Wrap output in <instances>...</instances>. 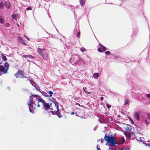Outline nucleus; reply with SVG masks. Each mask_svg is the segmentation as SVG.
Returning <instances> with one entry per match:
<instances>
[{
	"mask_svg": "<svg viewBox=\"0 0 150 150\" xmlns=\"http://www.w3.org/2000/svg\"><path fill=\"white\" fill-rule=\"evenodd\" d=\"M39 101L42 103L44 109L46 110H51L49 112H51L52 115H54V112H56L59 110L58 103L57 102L52 101L51 103H47L42 98Z\"/></svg>",
	"mask_w": 150,
	"mask_h": 150,
	"instance_id": "nucleus-1",
	"label": "nucleus"
},
{
	"mask_svg": "<svg viewBox=\"0 0 150 150\" xmlns=\"http://www.w3.org/2000/svg\"><path fill=\"white\" fill-rule=\"evenodd\" d=\"M30 96V100H29L27 102V104L28 106L29 110L30 112H32V110L34 108L33 105L35 104L37 106L39 107L40 106L39 103L40 102L39 101V100H41L39 98L40 96L38 95H32Z\"/></svg>",
	"mask_w": 150,
	"mask_h": 150,
	"instance_id": "nucleus-2",
	"label": "nucleus"
},
{
	"mask_svg": "<svg viewBox=\"0 0 150 150\" xmlns=\"http://www.w3.org/2000/svg\"><path fill=\"white\" fill-rule=\"evenodd\" d=\"M104 139L105 141H107V142L110 145H115L116 144L115 139L114 137L112 136L110 137L105 134Z\"/></svg>",
	"mask_w": 150,
	"mask_h": 150,
	"instance_id": "nucleus-3",
	"label": "nucleus"
},
{
	"mask_svg": "<svg viewBox=\"0 0 150 150\" xmlns=\"http://www.w3.org/2000/svg\"><path fill=\"white\" fill-rule=\"evenodd\" d=\"M37 50L38 54L41 56L45 60H47L48 55L45 52V49L38 48Z\"/></svg>",
	"mask_w": 150,
	"mask_h": 150,
	"instance_id": "nucleus-4",
	"label": "nucleus"
},
{
	"mask_svg": "<svg viewBox=\"0 0 150 150\" xmlns=\"http://www.w3.org/2000/svg\"><path fill=\"white\" fill-rule=\"evenodd\" d=\"M124 129L127 132H131L132 134H134V132L132 131V129H133L134 128L130 125H127L126 126L124 127Z\"/></svg>",
	"mask_w": 150,
	"mask_h": 150,
	"instance_id": "nucleus-5",
	"label": "nucleus"
},
{
	"mask_svg": "<svg viewBox=\"0 0 150 150\" xmlns=\"http://www.w3.org/2000/svg\"><path fill=\"white\" fill-rule=\"evenodd\" d=\"M77 58L78 57L76 55H73L72 56L71 59L72 60V62L76 64L78 62Z\"/></svg>",
	"mask_w": 150,
	"mask_h": 150,
	"instance_id": "nucleus-6",
	"label": "nucleus"
},
{
	"mask_svg": "<svg viewBox=\"0 0 150 150\" xmlns=\"http://www.w3.org/2000/svg\"><path fill=\"white\" fill-rule=\"evenodd\" d=\"M6 69L4 66L0 65V71L2 72L3 74H6L7 71L5 72Z\"/></svg>",
	"mask_w": 150,
	"mask_h": 150,
	"instance_id": "nucleus-7",
	"label": "nucleus"
},
{
	"mask_svg": "<svg viewBox=\"0 0 150 150\" xmlns=\"http://www.w3.org/2000/svg\"><path fill=\"white\" fill-rule=\"evenodd\" d=\"M19 77L23 78H27L26 76H25L24 74V72L23 71H19Z\"/></svg>",
	"mask_w": 150,
	"mask_h": 150,
	"instance_id": "nucleus-8",
	"label": "nucleus"
},
{
	"mask_svg": "<svg viewBox=\"0 0 150 150\" xmlns=\"http://www.w3.org/2000/svg\"><path fill=\"white\" fill-rule=\"evenodd\" d=\"M4 65L5 66L4 67L6 69V71H5V72L7 71L9 67V64L7 62H5L4 64Z\"/></svg>",
	"mask_w": 150,
	"mask_h": 150,
	"instance_id": "nucleus-9",
	"label": "nucleus"
},
{
	"mask_svg": "<svg viewBox=\"0 0 150 150\" xmlns=\"http://www.w3.org/2000/svg\"><path fill=\"white\" fill-rule=\"evenodd\" d=\"M5 4V6L6 8L7 9L9 8L11 6V4L8 1H6Z\"/></svg>",
	"mask_w": 150,
	"mask_h": 150,
	"instance_id": "nucleus-10",
	"label": "nucleus"
},
{
	"mask_svg": "<svg viewBox=\"0 0 150 150\" xmlns=\"http://www.w3.org/2000/svg\"><path fill=\"white\" fill-rule=\"evenodd\" d=\"M134 116L135 117V118L137 120H140V117L139 114L137 113L136 112L134 113Z\"/></svg>",
	"mask_w": 150,
	"mask_h": 150,
	"instance_id": "nucleus-11",
	"label": "nucleus"
},
{
	"mask_svg": "<svg viewBox=\"0 0 150 150\" xmlns=\"http://www.w3.org/2000/svg\"><path fill=\"white\" fill-rule=\"evenodd\" d=\"M23 57H24L26 59L28 58H33V57L32 56L30 55H23Z\"/></svg>",
	"mask_w": 150,
	"mask_h": 150,
	"instance_id": "nucleus-12",
	"label": "nucleus"
},
{
	"mask_svg": "<svg viewBox=\"0 0 150 150\" xmlns=\"http://www.w3.org/2000/svg\"><path fill=\"white\" fill-rule=\"evenodd\" d=\"M125 134L126 136L128 137V138H131V136L130 133L129 132H127L126 133H125Z\"/></svg>",
	"mask_w": 150,
	"mask_h": 150,
	"instance_id": "nucleus-13",
	"label": "nucleus"
},
{
	"mask_svg": "<svg viewBox=\"0 0 150 150\" xmlns=\"http://www.w3.org/2000/svg\"><path fill=\"white\" fill-rule=\"evenodd\" d=\"M81 6H83L85 4V0H79Z\"/></svg>",
	"mask_w": 150,
	"mask_h": 150,
	"instance_id": "nucleus-14",
	"label": "nucleus"
},
{
	"mask_svg": "<svg viewBox=\"0 0 150 150\" xmlns=\"http://www.w3.org/2000/svg\"><path fill=\"white\" fill-rule=\"evenodd\" d=\"M19 42L23 45H26V43L21 38H19Z\"/></svg>",
	"mask_w": 150,
	"mask_h": 150,
	"instance_id": "nucleus-15",
	"label": "nucleus"
},
{
	"mask_svg": "<svg viewBox=\"0 0 150 150\" xmlns=\"http://www.w3.org/2000/svg\"><path fill=\"white\" fill-rule=\"evenodd\" d=\"M99 45L101 47V48L103 51H105L106 50V48L103 45H102L100 43H99Z\"/></svg>",
	"mask_w": 150,
	"mask_h": 150,
	"instance_id": "nucleus-16",
	"label": "nucleus"
},
{
	"mask_svg": "<svg viewBox=\"0 0 150 150\" xmlns=\"http://www.w3.org/2000/svg\"><path fill=\"white\" fill-rule=\"evenodd\" d=\"M18 16L17 15H16L15 14H13L11 16V17L13 19H16V18Z\"/></svg>",
	"mask_w": 150,
	"mask_h": 150,
	"instance_id": "nucleus-17",
	"label": "nucleus"
},
{
	"mask_svg": "<svg viewBox=\"0 0 150 150\" xmlns=\"http://www.w3.org/2000/svg\"><path fill=\"white\" fill-rule=\"evenodd\" d=\"M58 111H59V110ZM57 112V113L56 114L59 118L62 117V115L59 112V111L57 112Z\"/></svg>",
	"mask_w": 150,
	"mask_h": 150,
	"instance_id": "nucleus-18",
	"label": "nucleus"
},
{
	"mask_svg": "<svg viewBox=\"0 0 150 150\" xmlns=\"http://www.w3.org/2000/svg\"><path fill=\"white\" fill-rule=\"evenodd\" d=\"M93 76L95 79H97L98 76V74L96 73H94L93 75Z\"/></svg>",
	"mask_w": 150,
	"mask_h": 150,
	"instance_id": "nucleus-19",
	"label": "nucleus"
},
{
	"mask_svg": "<svg viewBox=\"0 0 150 150\" xmlns=\"http://www.w3.org/2000/svg\"><path fill=\"white\" fill-rule=\"evenodd\" d=\"M4 7V5L1 2H0V9H2Z\"/></svg>",
	"mask_w": 150,
	"mask_h": 150,
	"instance_id": "nucleus-20",
	"label": "nucleus"
},
{
	"mask_svg": "<svg viewBox=\"0 0 150 150\" xmlns=\"http://www.w3.org/2000/svg\"><path fill=\"white\" fill-rule=\"evenodd\" d=\"M125 103L124 104V105H125L128 103H129V100L127 99H126L125 100Z\"/></svg>",
	"mask_w": 150,
	"mask_h": 150,
	"instance_id": "nucleus-21",
	"label": "nucleus"
},
{
	"mask_svg": "<svg viewBox=\"0 0 150 150\" xmlns=\"http://www.w3.org/2000/svg\"><path fill=\"white\" fill-rule=\"evenodd\" d=\"M2 59L4 61H5L7 60V58L5 56H3V57L2 58Z\"/></svg>",
	"mask_w": 150,
	"mask_h": 150,
	"instance_id": "nucleus-22",
	"label": "nucleus"
},
{
	"mask_svg": "<svg viewBox=\"0 0 150 150\" xmlns=\"http://www.w3.org/2000/svg\"><path fill=\"white\" fill-rule=\"evenodd\" d=\"M81 51L82 52H84L86 51L85 48L84 47H81L80 49Z\"/></svg>",
	"mask_w": 150,
	"mask_h": 150,
	"instance_id": "nucleus-23",
	"label": "nucleus"
},
{
	"mask_svg": "<svg viewBox=\"0 0 150 150\" xmlns=\"http://www.w3.org/2000/svg\"><path fill=\"white\" fill-rule=\"evenodd\" d=\"M4 22V20L2 18H0V23L3 24Z\"/></svg>",
	"mask_w": 150,
	"mask_h": 150,
	"instance_id": "nucleus-24",
	"label": "nucleus"
},
{
	"mask_svg": "<svg viewBox=\"0 0 150 150\" xmlns=\"http://www.w3.org/2000/svg\"><path fill=\"white\" fill-rule=\"evenodd\" d=\"M18 74H19V71H17V72L14 74V75L15 76H16V78H17L18 77Z\"/></svg>",
	"mask_w": 150,
	"mask_h": 150,
	"instance_id": "nucleus-25",
	"label": "nucleus"
},
{
	"mask_svg": "<svg viewBox=\"0 0 150 150\" xmlns=\"http://www.w3.org/2000/svg\"><path fill=\"white\" fill-rule=\"evenodd\" d=\"M48 93L50 94V97H52V94H53V93L52 91H49L48 92Z\"/></svg>",
	"mask_w": 150,
	"mask_h": 150,
	"instance_id": "nucleus-26",
	"label": "nucleus"
},
{
	"mask_svg": "<svg viewBox=\"0 0 150 150\" xmlns=\"http://www.w3.org/2000/svg\"><path fill=\"white\" fill-rule=\"evenodd\" d=\"M80 31H79L78 33L76 35L77 37L79 38L80 37Z\"/></svg>",
	"mask_w": 150,
	"mask_h": 150,
	"instance_id": "nucleus-27",
	"label": "nucleus"
},
{
	"mask_svg": "<svg viewBox=\"0 0 150 150\" xmlns=\"http://www.w3.org/2000/svg\"><path fill=\"white\" fill-rule=\"evenodd\" d=\"M121 150H129V148H123L121 149Z\"/></svg>",
	"mask_w": 150,
	"mask_h": 150,
	"instance_id": "nucleus-28",
	"label": "nucleus"
},
{
	"mask_svg": "<svg viewBox=\"0 0 150 150\" xmlns=\"http://www.w3.org/2000/svg\"><path fill=\"white\" fill-rule=\"evenodd\" d=\"M105 54L106 55L110 54V52L109 51H107L105 52Z\"/></svg>",
	"mask_w": 150,
	"mask_h": 150,
	"instance_id": "nucleus-29",
	"label": "nucleus"
},
{
	"mask_svg": "<svg viewBox=\"0 0 150 150\" xmlns=\"http://www.w3.org/2000/svg\"><path fill=\"white\" fill-rule=\"evenodd\" d=\"M10 24L8 23H6L4 25L6 27H8L10 26Z\"/></svg>",
	"mask_w": 150,
	"mask_h": 150,
	"instance_id": "nucleus-30",
	"label": "nucleus"
},
{
	"mask_svg": "<svg viewBox=\"0 0 150 150\" xmlns=\"http://www.w3.org/2000/svg\"><path fill=\"white\" fill-rule=\"evenodd\" d=\"M106 106L108 109L111 107V105L108 104H106Z\"/></svg>",
	"mask_w": 150,
	"mask_h": 150,
	"instance_id": "nucleus-31",
	"label": "nucleus"
},
{
	"mask_svg": "<svg viewBox=\"0 0 150 150\" xmlns=\"http://www.w3.org/2000/svg\"><path fill=\"white\" fill-rule=\"evenodd\" d=\"M98 51H99V52H102V50L99 48H98Z\"/></svg>",
	"mask_w": 150,
	"mask_h": 150,
	"instance_id": "nucleus-32",
	"label": "nucleus"
},
{
	"mask_svg": "<svg viewBox=\"0 0 150 150\" xmlns=\"http://www.w3.org/2000/svg\"><path fill=\"white\" fill-rule=\"evenodd\" d=\"M31 10V8L30 7H29L27 8H26V10L27 11H29L30 10Z\"/></svg>",
	"mask_w": 150,
	"mask_h": 150,
	"instance_id": "nucleus-33",
	"label": "nucleus"
},
{
	"mask_svg": "<svg viewBox=\"0 0 150 150\" xmlns=\"http://www.w3.org/2000/svg\"><path fill=\"white\" fill-rule=\"evenodd\" d=\"M145 122L147 125H150V122H148L146 121H145Z\"/></svg>",
	"mask_w": 150,
	"mask_h": 150,
	"instance_id": "nucleus-34",
	"label": "nucleus"
},
{
	"mask_svg": "<svg viewBox=\"0 0 150 150\" xmlns=\"http://www.w3.org/2000/svg\"><path fill=\"white\" fill-rule=\"evenodd\" d=\"M146 96L149 98H150V94H147L146 95Z\"/></svg>",
	"mask_w": 150,
	"mask_h": 150,
	"instance_id": "nucleus-35",
	"label": "nucleus"
},
{
	"mask_svg": "<svg viewBox=\"0 0 150 150\" xmlns=\"http://www.w3.org/2000/svg\"><path fill=\"white\" fill-rule=\"evenodd\" d=\"M104 98L103 97H101L100 98V100L101 101H102L103 100Z\"/></svg>",
	"mask_w": 150,
	"mask_h": 150,
	"instance_id": "nucleus-36",
	"label": "nucleus"
},
{
	"mask_svg": "<svg viewBox=\"0 0 150 150\" xmlns=\"http://www.w3.org/2000/svg\"><path fill=\"white\" fill-rule=\"evenodd\" d=\"M122 141L121 142H120L119 143L120 144H122L124 142V140H123V139H122Z\"/></svg>",
	"mask_w": 150,
	"mask_h": 150,
	"instance_id": "nucleus-37",
	"label": "nucleus"
},
{
	"mask_svg": "<svg viewBox=\"0 0 150 150\" xmlns=\"http://www.w3.org/2000/svg\"><path fill=\"white\" fill-rule=\"evenodd\" d=\"M96 147H97V149L98 150H101V149L98 147V145H97Z\"/></svg>",
	"mask_w": 150,
	"mask_h": 150,
	"instance_id": "nucleus-38",
	"label": "nucleus"
},
{
	"mask_svg": "<svg viewBox=\"0 0 150 150\" xmlns=\"http://www.w3.org/2000/svg\"><path fill=\"white\" fill-rule=\"evenodd\" d=\"M76 105H78L79 106H80V105L79 104V103H76Z\"/></svg>",
	"mask_w": 150,
	"mask_h": 150,
	"instance_id": "nucleus-39",
	"label": "nucleus"
},
{
	"mask_svg": "<svg viewBox=\"0 0 150 150\" xmlns=\"http://www.w3.org/2000/svg\"><path fill=\"white\" fill-rule=\"evenodd\" d=\"M25 37L27 39L29 40V41H30V39L27 37L26 36H25Z\"/></svg>",
	"mask_w": 150,
	"mask_h": 150,
	"instance_id": "nucleus-40",
	"label": "nucleus"
},
{
	"mask_svg": "<svg viewBox=\"0 0 150 150\" xmlns=\"http://www.w3.org/2000/svg\"><path fill=\"white\" fill-rule=\"evenodd\" d=\"M74 114V112H72L71 113V114L72 115H73Z\"/></svg>",
	"mask_w": 150,
	"mask_h": 150,
	"instance_id": "nucleus-41",
	"label": "nucleus"
},
{
	"mask_svg": "<svg viewBox=\"0 0 150 150\" xmlns=\"http://www.w3.org/2000/svg\"><path fill=\"white\" fill-rule=\"evenodd\" d=\"M83 90L84 92H85V93H86V91L85 90L84 88H83Z\"/></svg>",
	"mask_w": 150,
	"mask_h": 150,
	"instance_id": "nucleus-42",
	"label": "nucleus"
},
{
	"mask_svg": "<svg viewBox=\"0 0 150 150\" xmlns=\"http://www.w3.org/2000/svg\"><path fill=\"white\" fill-rule=\"evenodd\" d=\"M100 141H101V143H103V139H101V140H100Z\"/></svg>",
	"mask_w": 150,
	"mask_h": 150,
	"instance_id": "nucleus-43",
	"label": "nucleus"
},
{
	"mask_svg": "<svg viewBox=\"0 0 150 150\" xmlns=\"http://www.w3.org/2000/svg\"><path fill=\"white\" fill-rule=\"evenodd\" d=\"M87 93L88 94H90V93H91V92H87Z\"/></svg>",
	"mask_w": 150,
	"mask_h": 150,
	"instance_id": "nucleus-44",
	"label": "nucleus"
},
{
	"mask_svg": "<svg viewBox=\"0 0 150 150\" xmlns=\"http://www.w3.org/2000/svg\"><path fill=\"white\" fill-rule=\"evenodd\" d=\"M44 96H45V97H48V96H47V95L46 96V95H44Z\"/></svg>",
	"mask_w": 150,
	"mask_h": 150,
	"instance_id": "nucleus-45",
	"label": "nucleus"
},
{
	"mask_svg": "<svg viewBox=\"0 0 150 150\" xmlns=\"http://www.w3.org/2000/svg\"><path fill=\"white\" fill-rule=\"evenodd\" d=\"M17 25L18 26V27H19V24H18V23H17Z\"/></svg>",
	"mask_w": 150,
	"mask_h": 150,
	"instance_id": "nucleus-46",
	"label": "nucleus"
},
{
	"mask_svg": "<svg viewBox=\"0 0 150 150\" xmlns=\"http://www.w3.org/2000/svg\"><path fill=\"white\" fill-rule=\"evenodd\" d=\"M2 64V62H0V64Z\"/></svg>",
	"mask_w": 150,
	"mask_h": 150,
	"instance_id": "nucleus-47",
	"label": "nucleus"
},
{
	"mask_svg": "<svg viewBox=\"0 0 150 150\" xmlns=\"http://www.w3.org/2000/svg\"><path fill=\"white\" fill-rule=\"evenodd\" d=\"M17 38H18V40H19V36H18L17 37Z\"/></svg>",
	"mask_w": 150,
	"mask_h": 150,
	"instance_id": "nucleus-48",
	"label": "nucleus"
},
{
	"mask_svg": "<svg viewBox=\"0 0 150 150\" xmlns=\"http://www.w3.org/2000/svg\"><path fill=\"white\" fill-rule=\"evenodd\" d=\"M75 114H77V113L76 112H75Z\"/></svg>",
	"mask_w": 150,
	"mask_h": 150,
	"instance_id": "nucleus-49",
	"label": "nucleus"
},
{
	"mask_svg": "<svg viewBox=\"0 0 150 150\" xmlns=\"http://www.w3.org/2000/svg\"><path fill=\"white\" fill-rule=\"evenodd\" d=\"M99 141H100V139H99L98 140V141H98V142H99Z\"/></svg>",
	"mask_w": 150,
	"mask_h": 150,
	"instance_id": "nucleus-50",
	"label": "nucleus"
},
{
	"mask_svg": "<svg viewBox=\"0 0 150 150\" xmlns=\"http://www.w3.org/2000/svg\"><path fill=\"white\" fill-rule=\"evenodd\" d=\"M1 60V59L0 58V60Z\"/></svg>",
	"mask_w": 150,
	"mask_h": 150,
	"instance_id": "nucleus-51",
	"label": "nucleus"
}]
</instances>
